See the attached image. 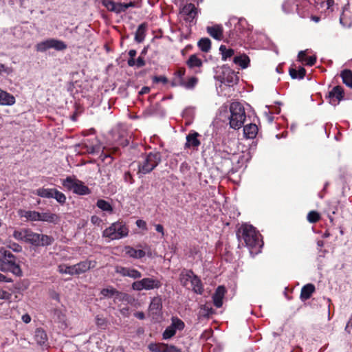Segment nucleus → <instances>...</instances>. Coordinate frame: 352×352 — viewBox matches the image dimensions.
Returning a JSON list of instances; mask_svg holds the SVG:
<instances>
[{
    "label": "nucleus",
    "mask_w": 352,
    "mask_h": 352,
    "mask_svg": "<svg viewBox=\"0 0 352 352\" xmlns=\"http://www.w3.org/2000/svg\"><path fill=\"white\" fill-rule=\"evenodd\" d=\"M129 229L123 221H118L111 224L102 232V236L111 240H119L127 236Z\"/></svg>",
    "instance_id": "nucleus-6"
},
{
    "label": "nucleus",
    "mask_w": 352,
    "mask_h": 352,
    "mask_svg": "<svg viewBox=\"0 0 352 352\" xmlns=\"http://www.w3.org/2000/svg\"><path fill=\"white\" fill-rule=\"evenodd\" d=\"M147 25L146 23H142L139 25L135 34V40L138 43H141L144 41L145 37V33L146 31Z\"/></svg>",
    "instance_id": "nucleus-34"
},
{
    "label": "nucleus",
    "mask_w": 352,
    "mask_h": 352,
    "mask_svg": "<svg viewBox=\"0 0 352 352\" xmlns=\"http://www.w3.org/2000/svg\"><path fill=\"white\" fill-rule=\"evenodd\" d=\"M187 65L190 68L200 67L202 66V61L196 55H190L187 60Z\"/></svg>",
    "instance_id": "nucleus-41"
},
{
    "label": "nucleus",
    "mask_w": 352,
    "mask_h": 352,
    "mask_svg": "<svg viewBox=\"0 0 352 352\" xmlns=\"http://www.w3.org/2000/svg\"><path fill=\"white\" fill-rule=\"evenodd\" d=\"M153 114V109L151 105L147 109H146L143 112V116L144 118L151 117Z\"/></svg>",
    "instance_id": "nucleus-55"
},
{
    "label": "nucleus",
    "mask_w": 352,
    "mask_h": 352,
    "mask_svg": "<svg viewBox=\"0 0 352 352\" xmlns=\"http://www.w3.org/2000/svg\"><path fill=\"white\" fill-rule=\"evenodd\" d=\"M124 179L126 182H128V183H130V184H132L133 183V181H132V175L130 173V172H126L124 175Z\"/></svg>",
    "instance_id": "nucleus-60"
},
{
    "label": "nucleus",
    "mask_w": 352,
    "mask_h": 352,
    "mask_svg": "<svg viewBox=\"0 0 352 352\" xmlns=\"http://www.w3.org/2000/svg\"><path fill=\"white\" fill-rule=\"evenodd\" d=\"M81 146L82 148L85 149V152L90 154L98 153L100 150V146L99 145H89L87 142L82 143Z\"/></svg>",
    "instance_id": "nucleus-44"
},
{
    "label": "nucleus",
    "mask_w": 352,
    "mask_h": 352,
    "mask_svg": "<svg viewBox=\"0 0 352 352\" xmlns=\"http://www.w3.org/2000/svg\"><path fill=\"white\" fill-rule=\"evenodd\" d=\"M220 53L222 56V60H226L227 58L232 57L234 54V50L227 48L225 45H221L219 47Z\"/></svg>",
    "instance_id": "nucleus-42"
},
{
    "label": "nucleus",
    "mask_w": 352,
    "mask_h": 352,
    "mask_svg": "<svg viewBox=\"0 0 352 352\" xmlns=\"http://www.w3.org/2000/svg\"><path fill=\"white\" fill-rule=\"evenodd\" d=\"M197 82L198 78L197 77L192 76L188 78V81H184L182 87L187 89H192L195 87Z\"/></svg>",
    "instance_id": "nucleus-49"
},
{
    "label": "nucleus",
    "mask_w": 352,
    "mask_h": 352,
    "mask_svg": "<svg viewBox=\"0 0 352 352\" xmlns=\"http://www.w3.org/2000/svg\"><path fill=\"white\" fill-rule=\"evenodd\" d=\"M52 198L55 199L58 203L61 205H63L66 202V196L62 192L58 191L55 188L53 194Z\"/></svg>",
    "instance_id": "nucleus-46"
},
{
    "label": "nucleus",
    "mask_w": 352,
    "mask_h": 352,
    "mask_svg": "<svg viewBox=\"0 0 352 352\" xmlns=\"http://www.w3.org/2000/svg\"><path fill=\"white\" fill-rule=\"evenodd\" d=\"M144 289H150L154 287V280L151 278H143L141 280Z\"/></svg>",
    "instance_id": "nucleus-51"
},
{
    "label": "nucleus",
    "mask_w": 352,
    "mask_h": 352,
    "mask_svg": "<svg viewBox=\"0 0 352 352\" xmlns=\"http://www.w3.org/2000/svg\"><path fill=\"white\" fill-rule=\"evenodd\" d=\"M104 6L109 11L114 12L117 14H121L123 12L121 3H116L113 1H105Z\"/></svg>",
    "instance_id": "nucleus-22"
},
{
    "label": "nucleus",
    "mask_w": 352,
    "mask_h": 352,
    "mask_svg": "<svg viewBox=\"0 0 352 352\" xmlns=\"http://www.w3.org/2000/svg\"><path fill=\"white\" fill-rule=\"evenodd\" d=\"M320 219V214L316 211H311L307 214V220L310 223H316Z\"/></svg>",
    "instance_id": "nucleus-50"
},
{
    "label": "nucleus",
    "mask_w": 352,
    "mask_h": 352,
    "mask_svg": "<svg viewBox=\"0 0 352 352\" xmlns=\"http://www.w3.org/2000/svg\"><path fill=\"white\" fill-rule=\"evenodd\" d=\"M34 339L38 344L44 345L47 341V336L43 329L38 328L35 331Z\"/></svg>",
    "instance_id": "nucleus-27"
},
{
    "label": "nucleus",
    "mask_w": 352,
    "mask_h": 352,
    "mask_svg": "<svg viewBox=\"0 0 352 352\" xmlns=\"http://www.w3.org/2000/svg\"><path fill=\"white\" fill-rule=\"evenodd\" d=\"M54 320L59 324V327L65 329L67 327V318L65 311L60 309H55L54 311Z\"/></svg>",
    "instance_id": "nucleus-17"
},
{
    "label": "nucleus",
    "mask_w": 352,
    "mask_h": 352,
    "mask_svg": "<svg viewBox=\"0 0 352 352\" xmlns=\"http://www.w3.org/2000/svg\"><path fill=\"white\" fill-rule=\"evenodd\" d=\"M39 216L38 221L56 223L59 221L58 216L50 212H39Z\"/></svg>",
    "instance_id": "nucleus-21"
},
{
    "label": "nucleus",
    "mask_w": 352,
    "mask_h": 352,
    "mask_svg": "<svg viewBox=\"0 0 352 352\" xmlns=\"http://www.w3.org/2000/svg\"><path fill=\"white\" fill-rule=\"evenodd\" d=\"M10 296V294L8 292L0 289V299L8 300Z\"/></svg>",
    "instance_id": "nucleus-59"
},
{
    "label": "nucleus",
    "mask_w": 352,
    "mask_h": 352,
    "mask_svg": "<svg viewBox=\"0 0 352 352\" xmlns=\"http://www.w3.org/2000/svg\"><path fill=\"white\" fill-rule=\"evenodd\" d=\"M289 73L293 79H302L306 74V70L304 67H300L298 69L289 68Z\"/></svg>",
    "instance_id": "nucleus-33"
},
{
    "label": "nucleus",
    "mask_w": 352,
    "mask_h": 352,
    "mask_svg": "<svg viewBox=\"0 0 352 352\" xmlns=\"http://www.w3.org/2000/svg\"><path fill=\"white\" fill-rule=\"evenodd\" d=\"M340 76L343 83L352 89V72L349 69H344L341 72Z\"/></svg>",
    "instance_id": "nucleus-36"
},
{
    "label": "nucleus",
    "mask_w": 352,
    "mask_h": 352,
    "mask_svg": "<svg viewBox=\"0 0 352 352\" xmlns=\"http://www.w3.org/2000/svg\"><path fill=\"white\" fill-rule=\"evenodd\" d=\"M9 248L16 252H19L22 250V247L16 243L10 244Z\"/></svg>",
    "instance_id": "nucleus-56"
},
{
    "label": "nucleus",
    "mask_w": 352,
    "mask_h": 352,
    "mask_svg": "<svg viewBox=\"0 0 352 352\" xmlns=\"http://www.w3.org/2000/svg\"><path fill=\"white\" fill-rule=\"evenodd\" d=\"M185 327L184 322L177 317L171 318V324L166 328L162 333L164 340H168L173 337L177 331H182Z\"/></svg>",
    "instance_id": "nucleus-7"
},
{
    "label": "nucleus",
    "mask_w": 352,
    "mask_h": 352,
    "mask_svg": "<svg viewBox=\"0 0 352 352\" xmlns=\"http://www.w3.org/2000/svg\"><path fill=\"white\" fill-rule=\"evenodd\" d=\"M96 265V262L95 261L91 260H85L80 261L75 265L74 271L76 275H80L81 274L85 273L89 271L90 269L94 268Z\"/></svg>",
    "instance_id": "nucleus-10"
},
{
    "label": "nucleus",
    "mask_w": 352,
    "mask_h": 352,
    "mask_svg": "<svg viewBox=\"0 0 352 352\" xmlns=\"http://www.w3.org/2000/svg\"><path fill=\"white\" fill-rule=\"evenodd\" d=\"M237 236L242 239L250 249L260 248L263 245L260 234L252 225H242L238 230Z\"/></svg>",
    "instance_id": "nucleus-2"
},
{
    "label": "nucleus",
    "mask_w": 352,
    "mask_h": 352,
    "mask_svg": "<svg viewBox=\"0 0 352 352\" xmlns=\"http://www.w3.org/2000/svg\"><path fill=\"white\" fill-rule=\"evenodd\" d=\"M298 58L299 61L305 63L308 66H312L316 62V57L315 56L307 57L306 55V51H300L298 53Z\"/></svg>",
    "instance_id": "nucleus-25"
},
{
    "label": "nucleus",
    "mask_w": 352,
    "mask_h": 352,
    "mask_svg": "<svg viewBox=\"0 0 352 352\" xmlns=\"http://www.w3.org/2000/svg\"><path fill=\"white\" fill-rule=\"evenodd\" d=\"M186 69L184 68H179L174 73V77L171 80V85L173 87L181 86L182 87L184 80Z\"/></svg>",
    "instance_id": "nucleus-18"
},
{
    "label": "nucleus",
    "mask_w": 352,
    "mask_h": 352,
    "mask_svg": "<svg viewBox=\"0 0 352 352\" xmlns=\"http://www.w3.org/2000/svg\"><path fill=\"white\" fill-rule=\"evenodd\" d=\"M135 66L137 67H142L145 65V61L142 56H140L137 60H135Z\"/></svg>",
    "instance_id": "nucleus-54"
},
{
    "label": "nucleus",
    "mask_w": 352,
    "mask_h": 352,
    "mask_svg": "<svg viewBox=\"0 0 352 352\" xmlns=\"http://www.w3.org/2000/svg\"><path fill=\"white\" fill-rule=\"evenodd\" d=\"M25 242L29 243L34 246H38L39 234L32 232L28 229Z\"/></svg>",
    "instance_id": "nucleus-35"
},
{
    "label": "nucleus",
    "mask_w": 352,
    "mask_h": 352,
    "mask_svg": "<svg viewBox=\"0 0 352 352\" xmlns=\"http://www.w3.org/2000/svg\"><path fill=\"white\" fill-rule=\"evenodd\" d=\"M132 288H133V289L137 290V291H141V290L144 289V286H142V280L135 281L132 284Z\"/></svg>",
    "instance_id": "nucleus-53"
},
{
    "label": "nucleus",
    "mask_w": 352,
    "mask_h": 352,
    "mask_svg": "<svg viewBox=\"0 0 352 352\" xmlns=\"http://www.w3.org/2000/svg\"><path fill=\"white\" fill-rule=\"evenodd\" d=\"M100 294L104 298H111L114 295L118 294L119 292L113 287H107L102 289L100 292Z\"/></svg>",
    "instance_id": "nucleus-48"
},
{
    "label": "nucleus",
    "mask_w": 352,
    "mask_h": 352,
    "mask_svg": "<svg viewBox=\"0 0 352 352\" xmlns=\"http://www.w3.org/2000/svg\"><path fill=\"white\" fill-rule=\"evenodd\" d=\"M22 320L23 322L28 324L31 321V317L28 314H24L22 316Z\"/></svg>",
    "instance_id": "nucleus-64"
},
{
    "label": "nucleus",
    "mask_w": 352,
    "mask_h": 352,
    "mask_svg": "<svg viewBox=\"0 0 352 352\" xmlns=\"http://www.w3.org/2000/svg\"><path fill=\"white\" fill-rule=\"evenodd\" d=\"M182 14L184 16L185 21H188L190 23L195 24L197 10L194 4L188 3L184 6L182 8Z\"/></svg>",
    "instance_id": "nucleus-9"
},
{
    "label": "nucleus",
    "mask_w": 352,
    "mask_h": 352,
    "mask_svg": "<svg viewBox=\"0 0 352 352\" xmlns=\"http://www.w3.org/2000/svg\"><path fill=\"white\" fill-rule=\"evenodd\" d=\"M96 206L102 211L111 214L113 211V206L109 202L104 199H100L96 202Z\"/></svg>",
    "instance_id": "nucleus-31"
},
{
    "label": "nucleus",
    "mask_w": 352,
    "mask_h": 352,
    "mask_svg": "<svg viewBox=\"0 0 352 352\" xmlns=\"http://www.w3.org/2000/svg\"><path fill=\"white\" fill-rule=\"evenodd\" d=\"M192 279L190 282V285L192 287V291L196 294H202L204 288L200 278L194 273L192 276Z\"/></svg>",
    "instance_id": "nucleus-23"
},
{
    "label": "nucleus",
    "mask_w": 352,
    "mask_h": 352,
    "mask_svg": "<svg viewBox=\"0 0 352 352\" xmlns=\"http://www.w3.org/2000/svg\"><path fill=\"white\" fill-rule=\"evenodd\" d=\"M16 102L15 98L10 94L1 89L0 104L5 106L13 105Z\"/></svg>",
    "instance_id": "nucleus-20"
},
{
    "label": "nucleus",
    "mask_w": 352,
    "mask_h": 352,
    "mask_svg": "<svg viewBox=\"0 0 352 352\" xmlns=\"http://www.w3.org/2000/svg\"><path fill=\"white\" fill-rule=\"evenodd\" d=\"M315 290L316 288L314 284L308 283L304 285L300 291V298L301 300L305 301L309 299Z\"/></svg>",
    "instance_id": "nucleus-19"
},
{
    "label": "nucleus",
    "mask_w": 352,
    "mask_h": 352,
    "mask_svg": "<svg viewBox=\"0 0 352 352\" xmlns=\"http://www.w3.org/2000/svg\"><path fill=\"white\" fill-rule=\"evenodd\" d=\"M219 78L222 83L227 84L229 86L237 83L239 80L237 75L229 67L224 69L222 76H220Z\"/></svg>",
    "instance_id": "nucleus-12"
},
{
    "label": "nucleus",
    "mask_w": 352,
    "mask_h": 352,
    "mask_svg": "<svg viewBox=\"0 0 352 352\" xmlns=\"http://www.w3.org/2000/svg\"><path fill=\"white\" fill-rule=\"evenodd\" d=\"M125 253L129 256L134 258H141L146 255L145 251L142 250H136L130 246H126L125 248Z\"/></svg>",
    "instance_id": "nucleus-26"
},
{
    "label": "nucleus",
    "mask_w": 352,
    "mask_h": 352,
    "mask_svg": "<svg viewBox=\"0 0 352 352\" xmlns=\"http://www.w3.org/2000/svg\"><path fill=\"white\" fill-rule=\"evenodd\" d=\"M54 190L55 188H39L34 191V194L43 198L50 199L53 197Z\"/></svg>",
    "instance_id": "nucleus-29"
},
{
    "label": "nucleus",
    "mask_w": 352,
    "mask_h": 352,
    "mask_svg": "<svg viewBox=\"0 0 352 352\" xmlns=\"http://www.w3.org/2000/svg\"><path fill=\"white\" fill-rule=\"evenodd\" d=\"M73 267H74V265H67L61 264L58 266V272L60 274H69L71 276H74L76 274H75L74 268H73Z\"/></svg>",
    "instance_id": "nucleus-40"
},
{
    "label": "nucleus",
    "mask_w": 352,
    "mask_h": 352,
    "mask_svg": "<svg viewBox=\"0 0 352 352\" xmlns=\"http://www.w3.org/2000/svg\"><path fill=\"white\" fill-rule=\"evenodd\" d=\"M193 272L191 270H184L180 274V282L184 287H187L192 280Z\"/></svg>",
    "instance_id": "nucleus-32"
},
{
    "label": "nucleus",
    "mask_w": 352,
    "mask_h": 352,
    "mask_svg": "<svg viewBox=\"0 0 352 352\" xmlns=\"http://www.w3.org/2000/svg\"><path fill=\"white\" fill-rule=\"evenodd\" d=\"M233 62L236 65H239L241 68H247L250 63V58L248 56L243 54L234 57Z\"/></svg>",
    "instance_id": "nucleus-30"
},
{
    "label": "nucleus",
    "mask_w": 352,
    "mask_h": 352,
    "mask_svg": "<svg viewBox=\"0 0 352 352\" xmlns=\"http://www.w3.org/2000/svg\"><path fill=\"white\" fill-rule=\"evenodd\" d=\"M54 239L48 235L39 234L38 246H48L52 244Z\"/></svg>",
    "instance_id": "nucleus-43"
},
{
    "label": "nucleus",
    "mask_w": 352,
    "mask_h": 352,
    "mask_svg": "<svg viewBox=\"0 0 352 352\" xmlns=\"http://www.w3.org/2000/svg\"><path fill=\"white\" fill-rule=\"evenodd\" d=\"M136 50H130L129 51V56H130V58L127 61V64L130 67L135 66V59L134 57L136 56Z\"/></svg>",
    "instance_id": "nucleus-52"
},
{
    "label": "nucleus",
    "mask_w": 352,
    "mask_h": 352,
    "mask_svg": "<svg viewBox=\"0 0 352 352\" xmlns=\"http://www.w3.org/2000/svg\"><path fill=\"white\" fill-rule=\"evenodd\" d=\"M200 136V135L195 131L190 132L186 135V142L185 144V148H197L199 145L201 144L200 140L198 139V138Z\"/></svg>",
    "instance_id": "nucleus-13"
},
{
    "label": "nucleus",
    "mask_w": 352,
    "mask_h": 352,
    "mask_svg": "<svg viewBox=\"0 0 352 352\" xmlns=\"http://www.w3.org/2000/svg\"><path fill=\"white\" fill-rule=\"evenodd\" d=\"M138 174L145 175L153 170L154 168V154L150 153L144 156L142 162H140Z\"/></svg>",
    "instance_id": "nucleus-8"
},
{
    "label": "nucleus",
    "mask_w": 352,
    "mask_h": 352,
    "mask_svg": "<svg viewBox=\"0 0 352 352\" xmlns=\"http://www.w3.org/2000/svg\"><path fill=\"white\" fill-rule=\"evenodd\" d=\"M206 30L210 36L217 41H221L223 38V29L221 25L217 24L212 26H208Z\"/></svg>",
    "instance_id": "nucleus-15"
},
{
    "label": "nucleus",
    "mask_w": 352,
    "mask_h": 352,
    "mask_svg": "<svg viewBox=\"0 0 352 352\" xmlns=\"http://www.w3.org/2000/svg\"><path fill=\"white\" fill-rule=\"evenodd\" d=\"M197 45L199 49L204 52H208L211 48V41L208 38H201Z\"/></svg>",
    "instance_id": "nucleus-39"
},
{
    "label": "nucleus",
    "mask_w": 352,
    "mask_h": 352,
    "mask_svg": "<svg viewBox=\"0 0 352 352\" xmlns=\"http://www.w3.org/2000/svg\"><path fill=\"white\" fill-rule=\"evenodd\" d=\"M100 158L102 159V161L107 160L108 163H111L113 160L111 156L107 154H101Z\"/></svg>",
    "instance_id": "nucleus-62"
},
{
    "label": "nucleus",
    "mask_w": 352,
    "mask_h": 352,
    "mask_svg": "<svg viewBox=\"0 0 352 352\" xmlns=\"http://www.w3.org/2000/svg\"><path fill=\"white\" fill-rule=\"evenodd\" d=\"M50 43L51 49H54L57 51H63L67 47L65 42L56 38H50Z\"/></svg>",
    "instance_id": "nucleus-38"
},
{
    "label": "nucleus",
    "mask_w": 352,
    "mask_h": 352,
    "mask_svg": "<svg viewBox=\"0 0 352 352\" xmlns=\"http://www.w3.org/2000/svg\"><path fill=\"white\" fill-rule=\"evenodd\" d=\"M21 216L32 221H38L40 217L39 212L34 210H23L21 212Z\"/></svg>",
    "instance_id": "nucleus-37"
},
{
    "label": "nucleus",
    "mask_w": 352,
    "mask_h": 352,
    "mask_svg": "<svg viewBox=\"0 0 352 352\" xmlns=\"http://www.w3.org/2000/svg\"><path fill=\"white\" fill-rule=\"evenodd\" d=\"M28 232V229H23L21 230H14L13 232V236L16 240L25 241Z\"/></svg>",
    "instance_id": "nucleus-47"
},
{
    "label": "nucleus",
    "mask_w": 352,
    "mask_h": 352,
    "mask_svg": "<svg viewBox=\"0 0 352 352\" xmlns=\"http://www.w3.org/2000/svg\"><path fill=\"white\" fill-rule=\"evenodd\" d=\"M136 225L139 228H141L142 230L146 229V223L142 219H138L136 221Z\"/></svg>",
    "instance_id": "nucleus-58"
},
{
    "label": "nucleus",
    "mask_w": 352,
    "mask_h": 352,
    "mask_svg": "<svg viewBox=\"0 0 352 352\" xmlns=\"http://www.w3.org/2000/svg\"><path fill=\"white\" fill-rule=\"evenodd\" d=\"M243 133L245 138L253 139L257 135L258 127L255 124H247L243 127Z\"/></svg>",
    "instance_id": "nucleus-24"
},
{
    "label": "nucleus",
    "mask_w": 352,
    "mask_h": 352,
    "mask_svg": "<svg viewBox=\"0 0 352 352\" xmlns=\"http://www.w3.org/2000/svg\"><path fill=\"white\" fill-rule=\"evenodd\" d=\"M61 184L67 190L80 196L88 195L91 192L89 187L76 177L68 176L62 180Z\"/></svg>",
    "instance_id": "nucleus-5"
},
{
    "label": "nucleus",
    "mask_w": 352,
    "mask_h": 352,
    "mask_svg": "<svg viewBox=\"0 0 352 352\" xmlns=\"http://www.w3.org/2000/svg\"><path fill=\"white\" fill-rule=\"evenodd\" d=\"M12 280L10 278L6 276L5 275L0 273V282L3 283H11Z\"/></svg>",
    "instance_id": "nucleus-63"
},
{
    "label": "nucleus",
    "mask_w": 352,
    "mask_h": 352,
    "mask_svg": "<svg viewBox=\"0 0 352 352\" xmlns=\"http://www.w3.org/2000/svg\"><path fill=\"white\" fill-rule=\"evenodd\" d=\"M155 352H182L173 345H168L162 343H155Z\"/></svg>",
    "instance_id": "nucleus-28"
},
{
    "label": "nucleus",
    "mask_w": 352,
    "mask_h": 352,
    "mask_svg": "<svg viewBox=\"0 0 352 352\" xmlns=\"http://www.w3.org/2000/svg\"><path fill=\"white\" fill-rule=\"evenodd\" d=\"M226 293V289L224 286L220 285L216 289L214 294L212 295L213 304L216 307L220 308L222 307L223 300Z\"/></svg>",
    "instance_id": "nucleus-14"
},
{
    "label": "nucleus",
    "mask_w": 352,
    "mask_h": 352,
    "mask_svg": "<svg viewBox=\"0 0 352 352\" xmlns=\"http://www.w3.org/2000/svg\"><path fill=\"white\" fill-rule=\"evenodd\" d=\"M116 272L123 276H129L135 279L142 276L139 271L130 267L118 266L116 267Z\"/></svg>",
    "instance_id": "nucleus-16"
},
{
    "label": "nucleus",
    "mask_w": 352,
    "mask_h": 352,
    "mask_svg": "<svg viewBox=\"0 0 352 352\" xmlns=\"http://www.w3.org/2000/svg\"><path fill=\"white\" fill-rule=\"evenodd\" d=\"M91 222L94 225L99 226L102 222V219L99 217L94 215L91 217Z\"/></svg>",
    "instance_id": "nucleus-57"
},
{
    "label": "nucleus",
    "mask_w": 352,
    "mask_h": 352,
    "mask_svg": "<svg viewBox=\"0 0 352 352\" xmlns=\"http://www.w3.org/2000/svg\"><path fill=\"white\" fill-rule=\"evenodd\" d=\"M230 116L229 124L233 129H239L244 124L246 118L245 109L239 102H233L230 106Z\"/></svg>",
    "instance_id": "nucleus-4"
},
{
    "label": "nucleus",
    "mask_w": 352,
    "mask_h": 352,
    "mask_svg": "<svg viewBox=\"0 0 352 352\" xmlns=\"http://www.w3.org/2000/svg\"><path fill=\"white\" fill-rule=\"evenodd\" d=\"M0 270L2 272H10L16 276H22V271L16 263L14 255L10 251L0 250Z\"/></svg>",
    "instance_id": "nucleus-3"
},
{
    "label": "nucleus",
    "mask_w": 352,
    "mask_h": 352,
    "mask_svg": "<svg viewBox=\"0 0 352 352\" xmlns=\"http://www.w3.org/2000/svg\"><path fill=\"white\" fill-rule=\"evenodd\" d=\"M50 49H51L50 38L41 41L36 45V50L38 52H44Z\"/></svg>",
    "instance_id": "nucleus-45"
},
{
    "label": "nucleus",
    "mask_w": 352,
    "mask_h": 352,
    "mask_svg": "<svg viewBox=\"0 0 352 352\" xmlns=\"http://www.w3.org/2000/svg\"><path fill=\"white\" fill-rule=\"evenodd\" d=\"M162 82L163 84H166L168 82V79L165 76H155V83Z\"/></svg>",
    "instance_id": "nucleus-61"
},
{
    "label": "nucleus",
    "mask_w": 352,
    "mask_h": 352,
    "mask_svg": "<svg viewBox=\"0 0 352 352\" xmlns=\"http://www.w3.org/2000/svg\"><path fill=\"white\" fill-rule=\"evenodd\" d=\"M329 102L332 104H338L344 98V90L341 86L334 87L328 94Z\"/></svg>",
    "instance_id": "nucleus-11"
},
{
    "label": "nucleus",
    "mask_w": 352,
    "mask_h": 352,
    "mask_svg": "<svg viewBox=\"0 0 352 352\" xmlns=\"http://www.w3.org/2000/svg\"><path fill=\"white\" fill-rule=\"evenodd\" d=\"M316 2V0H285L282 4V10L286 14L293 13L295 10L300 17H306Z\"/></svg>",
    "instance_id": "nucleus-1"
}]
</instances>
